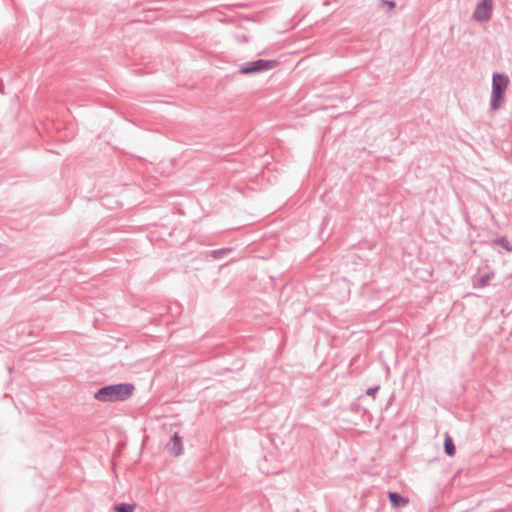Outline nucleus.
I'll return each instance as SVG.
<instances>
[{
	"label": "nucleus",
	"mask_w": 512,
	"mask_h": 512,
	"mask_svg": "<svg viewBox=\"0 0 512 512\" xmlns=\"http://www.w3.org/2000/svg\"><path fill=\"white\" fill-rule=\"evenodd\" d=\"M115 510L117 512H133V506L122 504V505L116 506Z\"/></svg>",
	"instance_id": "11"
},
{
	"label": "nucleus",
	"mask_w": 512,
	"mask_h": 512,
	"mask_svg": "<svg viewBox=\"0 0 512 512\" xmlns=\"http://www.w3.org/2000/svg\"><path fill=\"white\" fill-rule=\"evenodd\" d=\"M231 252V248H221V249H217V250H213L210 252V255L211 257H213L214 259H220L222 258L224 255L228 254Z\"/></svg>",
	"instance_id": "10"
},
{
	"label": "nucleus",
	"mask_w": 512,
	"mask_h": 512,
	"mask_svg": "<svg viewBox=\"0 0 512 512\" xmlns=\"http://www.w3.org/2000/svg\"><path fill=\"white\" fill-rule=\"evenodd\" d=\"M277 65L278 62L276 60L258 59L241 65L239 71L241 74H255L263 71L272 70Z\"/></svg>",
	"instance_id": "3"
},
{
	"label": "nucleus",
	"mask_w": 512,
	"mask_h": 512,
	"mask_svg": "<svg viewBox=\"0 0 512 512\" xmlns=\"http://www.w3.org/2000/svg\"><path fill=\"white\" fill-rule=\"evenodd\" d=\"M389 499L392 505L396 508L404 507L408 504L409 500L395 492L389 493Z\"/></svg>",
	"instance_id": "6"
},
{
	"label": "nucleus",
	"mask_w": 512,
	"mask_h": 512,
	"mask_svg": "<svg viewBox=\"0 0 512 512\" xmlns=\"http://www.w3.org/2000/svg\"><path fill=\"white\" fill-rule=\"evenodd\" d=\"M493 0H482L473 12V19L480 23L488 22L492 17Z\"/></svg>",
	"instance_id": "4"
},
{
	"label": "nucleus",
	"mask_w": 512,
	"mask_h": 512,
	"mask_svg": "<svg viewBox=\"0 0 512 512\" xmlns=\"http://www.w3.org/2000/svg\"><path fill=\"white\" fill-rule=\"evenodd\" d=\"M509 84V77L506 74L494 73L492 77V93L490 106L496 111L501 106L502 95Z\"/></svg>",
	"instance_id": "2"
},
{
	"label": "nucleus",
	"mask_w": 512,
	"mask_h": 512,
	"mask_svg": "<svg viewBox=\"0 0 512 512\" xmlns=\"http://www.w3.org/2000/svg\"><path fill=\"white\" fill-rule=\"evenodd\" d=\"M444 450L448 456H453L456 452L453 439L448 435L444 439Z\"/></svg>",
	"instance_id": "9"
},
{
	"label": "nucleus",
	"mask_w": 512,
	"mask_h": 512,
	"mask_svg": "<svg viewBox=\"0 0 512 512\" xmlns=\"http://www.w3.org/2000/svg\"><path fill=\"white\" fill-rule=\"evenodd\" d=\"M494 277L493 273H487L482 275L480 278L476 280L474 283V288H484L488 285L489 281Z\"/></svg>",
	"instance_id": "7"
},
{
	"label": "nucleus",
	"mask_w": 512,
	"mask_h": 512,
	"mask_svg": "<svg viewBox=\"0 0 512 512\" xmlns=\"http://www.w3.org/2000/svg\"><path fill=\"white\" fill-rule=\"evenodd\" d=\"M379 388V386L370 387L366 390V394L369 396H374L378 392Z\"/></svg>",
	"instance_id": "12"
},
{
	"label": "nucleus",
	"mask_w": 512,
	"mask_h": 512,
	"mask_svg": "<svg viewBox=\"0 0 512 512\" xmlns=\"http://www.w3.org/2000/svg\"><path fill=\"white\" fill-rule=\"evenodd\" d=\"M134 390L135 387L131 383L111 384L98 389L94 398L101 402H122L128 400Z\"/></svg>",
	"instance_id": "1"
},
{
	"label": "nucleus",
	"mask_w": 512,
	"mask_h": 512,
	"mask_svg": "<svg viewBox=\"0 0 512 512\" xmlns=\"http://www.w3.org/2000/svg\"><path fill=\"white\" fill-rule=\"evenodd\" d=\"M168 449L171 454L174 456H179L183 452V446L181 442V438L179 437L178 433H175L170 440V443L168 444Z\"/></svg>",
	"instance_id": "5"
},
{
	"label": "nucleus",
	"mask_w": 512,
	"mask_h": 512,
	"mask_svg": "<svg viewBox=\"0 0 512 512\" xmlns=\"http://www.w3.org/2000/svg\"><path fill=\"white\" fill-rule=\"evenodd\" d=\"M493 243L497 246L502 247L508 252H512V243L508 241V239L505 236L494 239Z\"/></svg>",
	"instance_id": "8"
},
{
	"label": "nucleus",
	"mask_w": 512,
	"mask_h": 512,
	"mask_svg": "<svg viewBox=\"0 0 512 512\" xmlns=\"http://www.w3.org/2000/svg\"><path fill=\"white\" fill-rule=\"evenodd\" d=\"M386 4H388V6L390 8H394L395 7V1H385Z\"/></svg>",
	"instance_id": "13"
}]
</instances>
